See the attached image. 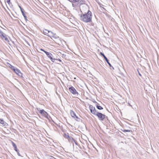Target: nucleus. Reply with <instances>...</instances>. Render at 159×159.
I'll return each mask as SVG.
<instances>
[{"mask_svg":"<svg viewBox=\"0 0 159 159\" xmlns=\"http://www.w3.org/2000/svg\"><path fill=\"white\" fill-rule=\"evenodd\" d=\"M80 20L84 22L87 23L92 21V13L89 10L87 13L82 14L80 16Z\"/></svg>","mask_w":159,"mask_h":159,"instance_id":"f257e3e1","label":"nucleus"},{"mask_svg":"<svg viewBox=\"0 0 159 159\" xmlns=\"http://www.w3.org/2000/svg\"><path fill=\"white\" fill-rule=\"evenodd\" d=\"M68 1L70 2L73 3H72V6L74 7L82 4V3H81V1H80V0H68Z\"/></svg>","mask_w":159,"mask_h":159,"instance_id":"f03ea898","label":"nucleus"},{"mask_svg":"<svg viewBox=\"0 0 159 159\" xmlns=\"http://www.w3.org/2000/svg\"><path fill=\"white\" fill-rule=\"evenodd\" d=\"M95 115L98 116V119L100 120L101 121H103L105 117H107L105 115L103 114L102 113L99 112L96 113V115Z\"/></svg>","mask_w":159,"mask_h":159,"instance_id":"7ed1b4c3","label":"nucleus"},{"mask_svg":"<svg viewBox=\"0 0 159 159\" xmlns=\"http://www.w3.org/2000/svg\"><path fill=\"white\" fill-rule=\"evenodd\" d=\"M70 113L71 116L74 118L76 121L79 122L80 120V118L76 116L75 113L72 110H70Z\"/></svg>","mask_w":159,"mask_h":159,"instance_id":"20e7f679","label":"nucleus"},{"mask_svg":"<svg viewBox=\"0 0 159 159\" xmlns=\"http://www.w3.org/2000/svg\"><path fill=\"white\" fill-rule=\"evenodd\" d=\"M89 109L90 110L91 113L95 115H96V113H97V112H97L96 110L95 107H93L92 105H89Z\"/></svg>","mask_w":159,"mask_h":159,"instance_id":"39448f33","label":"nucleus"},{"mask_svg":"<svg viewBox=\"0 0 159 159\" xmlns=\"http://www.w3.org/2000/svg\"><path fill=\"white\" fill-rule=\"evenodd\" d=\"M70 91L73 94L78 95V93L75 89L73 86H71L69 88Z\"/></svg>","mask_w":159,"mask_h":159,"instance_id":"423d86ee","label":"nucleus"},{"mask_svg":"<svg viewBox=\"0 0 159 159\" xmlns=\"http://www.w3.org/2000/svg\"><path fill=\"white\" fill-rule=\"evenodd\" d=\"M100 55H101V56H102L103 57L104 59H105V60L107 62V64L109 65V66L110 67H111L113 69H114V67L111 66V64L109 62V61H108V59H107V57L105 56L104 55V54L102 52H100Z\"/></svg>","mask_w":159,"mask_h":159,"instance_id":"0eeeda50","label":"nucleus"},{"mask_svg":"<svg viewBox=\"0 0 159 159\" xmlns=\"http://www.w3.org/2000/svg\"><path fill=\"white\" fill-rule=\"evenodd\" d=\"M38 110L39 111V113H40L43 116L45 117H48V114L43 109L42 110H39L38 108H37Z\"/></svg>","mask_w":159,"mask_h":159,"instance_id":"6e6552de","label":"nucleus"},{"mask_svg":"<svg viewBox=\"0 0 159 159\" xmlns=\"http://www.w3.org/2000/svg\"><path fill=\"white\" fill-rule=\"evenodd\" d=\"M7 37V36L4 34L0 38L2 40H5L8 43L9 42V41Z\"/></svg>","mask_w":159,"mask_h":159,"instance_id":"1a4fd4ad","label":"nucleus"},{"mask_svg":"<svg viewBox=\"0 0 159 159\" xmlns=\"http://www.w3.org/2000/svg\"><path fill=\"white\" fill-rule=\"evenodd\" d=\"M0 123L4 126H7L8 124L5 122L3 119L0 118Z\"/></svg>","mask_w":159,"mask_h":159,"instance_id":"9d476101","label":"nucleus"},{"mask_svg":"<svg viewBox=\"0 0 159 159\" xmlns=\"http://www.w3.org/2000/svg\"><path fill=\"white\" fill-rule=\"evenodd\" d=\"M45 53L46 54L47 57L50 59L52 57V55L50 52H45Z\"/></svg>","mask_w":159,"mask_h":159,"instance_id":"9b49d317","label":"nucleus"},{"mask_svg":"<svg viewBox=\"0 0 159 159\" xmlns=\"http://www.w3.org/2000/svg\"><path fill=\"white\" fill-rule=\"evenodd\" d=\"M63 136L65 138L67 139H68L70 137L69 135V134L68 133H67L66 134L64 133L63 134Z\"/></svg>","mask_w":159,"mask_h":159,"instance_id":"f8f14e48","label":"nucleus"},{"mask_svg":"<svg viewBox=\"0 0 159 159\" xmlns=\"http://www.w3.org/2000/svg\"><path fill=\"white\" fill-rule=\"evenodd\" d=\"M43 33L44 35H47V36L48 34L49 33V30L45 29L43 30Z\"/></svg>","mask_w":159,"mask_h":159,"instance_id":"ddd939ff","label":"nucleus"},{"mask_svg":"<svg viewBox=\"0 0 159 159\" xmlns=\"http://www.w3.org/2000/svg\"><path fill=\"white\" fill-rule=\"evenodd\" d=\"M96 107L97 108V109L99 110H102L103 109V108L102 107L100 106L99 105V104H98V103L96 105Z\"/></svg>","mask_w":159,"mask_h":159,"instance_id":"4468645a","label":"nucleus"},{"mask_svg":"<svg viewBox=\"0 0 159 159\" xmlns=\"http://www.w3.org/2000/svg\"><path fill=\"white\" fill-rule=\"evenodd\" d=\"M68 140L69 142H70L72 143H73L74 141L75 140L71 136L70 137Z\"/></svg>","mask_w":159,"mask_h":159,"instance_id":"2eb2a0df","label":"nucleus"},{"mask_svg":"<svg viewBox=\"0 0 159 159\" xmlns=\"http://www.w3.org/2000/svg\"><path fill=\"white\" fill-rule=\"evenodd\" d=\"M53 33L51 31H49V33L48 34L47 36L49 37H52V35H53Z\"/></svg>","mask_w":159,"mask_h":159,"instance_id":"dca6fc26","label":"nucleus"},{"mask_svg":"<svg viewBox=\"0 0 159 159\" xmlns=\"http://www.w3.org/2000/svg\"><path fill=\"white\" fill-rule=\"evenodd\" d=\"M121 131H122L123 132H132V131L130 130H128V129H121Z\"/></svg>","mask_w":159,"mask_h":159,"instance_id":"f3484780","label":"nucleus"},{"mask_svg":"<svg viewBox=\"0 0 159 159\" xmlns=\"http://www.w3.org/2000/svg\"><path fill=\"white\" fill-rule=\"evenodd\" d=\"M52 37L53 38H54L55 39H57L59 38V37L57 36L56 34H54L52 36Z\"/></svg>","mask_w":159,"mask_h":159,"instance_id":"a211bd4d","label":"nucleus"},{"mask_svg":"<svg viewBox=\"0 0 159 159\" xmlns=\"http://www.w3.org/2000/svg\"><path fill=\"white\" fill-rule=\"evenodd\" d=\"M8 66L10 68H11V69L12 70V69L14 68L15 66H13L11 65L10 64L8 63Z\"/></svg>","mask_w":159,"mask_h":159,"instance_id":"6ab92c4d","label":"nucleus"},{"mask_svg":"<svg viewBox=\"0 0 159 159\" xmlns=\"http://www.w3.org/2000/svg\"><path fill=\"white\" fill-rule=\"evenodd\" d=\"M51 61L52 62H54L55 60H57V59L53 58L52 57L50 59Z\"/></svg>","mask_w":159,"mask_h":159,"instance_id":"aec40b11","label":"nucleus"},{"mask_svg":"<svg viewBox=\"0 0 159 159\" xmlns=\"http://www.w3.org/2000/svg\"><path fill=\"white\" fill-rule=\"evenodd\" d=\"M4 34V33L0 30V38L2 35Z\"/></svg>","mask_w":159,"mask_h":159,"instance_id":"412c9836","label":"nucleus"},{"mask_svg":"<svg viewBox=\"0 0 159 159\" xmlns=\"http://www.w3.org/2000/svg\"><path fill=\"white\" fill-rule=\"evenodd\" d=\"M18 76L24 78V77H23L22 76V74L21 73L20 71V73H19V74H18Z\"/></svg>","mask_w":159,"mask_h":159,"instance_id":"4be33fe9","label":"nucleus"},{"mask_svg":"<svg viewBox=\"0 0 159 159\" xmlns=\"http://www.w3.org/2000/svg\"><path fill=\"white\" fill-rule=\"evenodd\" d=\"M13 147H14V150L16 151H17V146H16V145H15V146H13Z\"/></svg>","mask_w":159,"mask_h":159,"instance_id":"5701e85b","label":"nucleus"},{"mask_svg":"<svg viewBox=\"0 0 159 159\" xmlns=\"http://www.w3.org/2000/svg\"><path fill=\"white\" fill-rule=\"evenodd\" d=\"M20 71L18 69H17V70H16V71L15 72V73L17 74V75H18V74H19V73H20Z\"/></svg>","mask_w":159,"mask_h":159,"instance_id":"b1692460","label":"nucleus"},{"mask_svg":"<svg viewBox=\"0 0 159 159\" xmlns=\"http://www.w3.org/2000/svg\"><path fill=\"white\" fill-rule=\"evenodd\" d=\"M17 69L16 67H15L14 68L12 69V70L15 73V72L16 71V70H17Z\"/></svg>","mask_w":159,"mask_h":159,"instance_id":"393cba45","label":"nucleus"},{"mask_svg":"<svg viewBox=\"0 0 159 159\" xmlns=\"http://www.w3.org/2000/svg\"><path fill=\"white\" fill-rule=\"evenodd\" d=\"M17 153V154L18 155V156H21L20 155V153H19V151L18 150H17V151H16Z\"/></svg>","mask_w":159,"mask_h":159,"instance_id":"a878e982","label":"nucleus"},{"mask_svg":"<svg viewBox=\"0 0 159 159\" xmlns=\"http://www.w3.org/2000/svg\"><path fill=\"white\" fill-rule=\"evenodd\" d=\"M6 2L7 3L9 4L10 2V0H7Z\"/></svg>","mask_w":159,"mask_h":159,"instance_id":"bb28decb","label":"nucleus"},{"mask_svg":"<svg viewBox=\"0 0 159 159\" xmlns=\"http://www.w3.org/2000/svg\"><path fill=\"white\" fill-rule=\"evenodd\" d=\"M40 51H43V52H44L45 53V52H47V51H45L44 49H42V48H41V49H40Z\"/></svg>","mask_w":159,"mask_h":159,"instance_id":"cd10ccee","label":"nucleus"},{"mask_svg":"<svg viewBox=\"0 0 159 159\" xmlns=\"http://www.w3.org/2000/svg\"><path fill=\"white\" fill-rule=\"evenodd\" d=\"M22 15H23V16H24H24H25V14L24 12V11H22Z\"/></svg>","mask_w":159,"mask_h":159,"instance_id":"c85d7f7f","label":"nucleus"},{"mask_svg":"<svg viewBox=\"0 0 159 159\" xmlns=\"http://www.w3.org/2000/svg\"><path fill=\"white\" fill-rule=\"evenodd\" d=\"M11 143H12V145L13 146H15V145H16V144L15 143H14V142H12H12H11Z\"/></svg>","mask_w":159,"mask_h":159,"instance_id":"c756f323","label":"nucleus"},{"mask_svg":"<svg viewBox=\"0 0 159 159\" xmlns=\"http://www.w3.org/2000/svg\"><path fill=\"white\" fill-rule=\"evenodd\" d=\"M24 17L25 18V20L27 21L28 20L27 18V17L26 16H24Z\"/></svg>","mask_w":159,"mask_h":159,"instance_id":"7c9ffc66","label":"nucleus"},{"mask_svg":"<svg viewBox=\"0 0 159 159\" xmlns=\"http://www.w3.org/2000/svg\"><path fill=\"white\" fill-rule=\"evenodd\" d=\"M73 142H74L75 143L76 145H77V142L75 140Z\"/></svg>","mask_w":159,"mask_h":159,"instance_id":"2f4dec72","label":"nucleus"},{"mask_svg":"<svg viewBox=\"0 0 159 159\" xmlns=\"http://www.w3.org/2000/svg\"><path fill=\"white\" fill-rule=\"evenodd\" d=\"M50 159H56L54 157H51L50 158Z\"/></svg>","mask_w":159,"mask_h":159,"instance_id":"473e14b6","label":"nucleus"},{"mask_svg":"<svg viewBox=\"0 0 159 159\" xmlns=\"http://www.w3.org/2000/svg\"><path fill=\"white\" fill-rule=\"evenodd\" d=\"M138 74H139V75L140 76H141L142 75H141V74L140 73V72L138 71Z\"/></svg>","mask_w":159,"mask_h":159,"instance_id":"72a5a7b5","label":"nucleus"},{"mask_svg":"<svg viewBox=\"0 0 159 159\" xmlns=\"http://www.w3.org/2000/svg\"><path fill=\"white\" fill-rule=\"evenodd\" d=\"M20 9L21 12H22V11H24L23 9H22V8H21V9Z\"/></svg>","mask_w":159,"mask_h":159,"instance_id":"f704fd0d","label":"nucleus"},{"mask_svg":"<svg viewBox=\"0 0 159 159\" xmlns=\"http://www.w3.org/2000/svg\"><path fill=\"white\" fill-rule=\"evenodd\" d=\"M128 104L129 106L132 107V106L129 103H128Z\"/></svg>","mask_w":159,"mask_h":159,"instance_id":"c9c22d12","label":"nucleus"},{"mask_svg":"<svg viewBox=\"0 0 159 159\" xmlns=\"http://www.w3.org/2000/svg\"><path fill=\"white\" fill-rule=\"evenodd\" d=\"M19 7H20V9H21V8H22V7L20 6H19Z\"/></svg>","mask_w":159,"mask_h":159,"instance_id":"e433bc0d","label":"nucleus"},{"mask_svg":"<svg viewBox=\"0 0 159 159\" xmlns=\"http://www.w3.org/2000/svg\"><path fill=\"white\" fill-rule=\"evenodd\" d=\"M59 61H60V62H61V60L60 59H59Z\"/></svg>","mask_w":159,"mask_h":159,"instance_id":"4c0bfd02","label":"nucleus"}]
</instances>
